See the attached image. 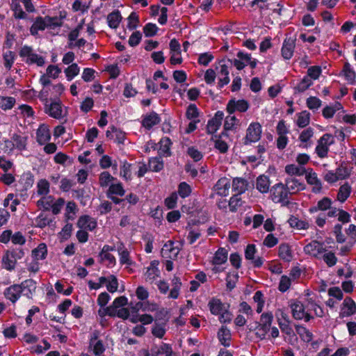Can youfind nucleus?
Masks as SVG:
<instances>
[{"label": "nucleus", "instance_id": "22", "mask_svg": "<svg viewBox=\"0 0 356 356\" xmlns=\"http://www.w3.org/2000/svg\"><path fill=\"white\" fill-rule=\"evenodd\" d=\"M37 141L40 145H44L50 140L51 135L49 129L44 124L40 125L36 132Z\"/></svg>", "mask_w": 356, "mask_h": 356}, {"label": "nucleus", "instance_id": "50", "mask_svg": "<svg viewBox=\"0 0 356 356\" xmlns=\"http://www.w3.org/2000/svg\"><path fill=\"white\" fill-rule=\"evenodd\" d=\"M107 290L111 293H114L118 290V282L117 277L111 275L108 277V281L106 284Z\"/></svg>", "mask_w": 356, "mask_h": 356}, {"label": "nucleus", "instance_id": "49", "mask_svg": "<svg viewBox=\"0 0 356 356\" xmlns=\"http://www.w3.org/2000/svg\"><path fill=\"white\" fill-rule=\"evenodd\" d=\"M49 192V184L46 179H41L38 183V193L41 195Z\"/></svg>", "mask_w": 356, "mask_h": 356}, {"label": "nucleus", "instance_id": "44", "mask_svg": "<svg viewBox=\"0 0 356 356\" xmlns=\"http://www.w3.org/2000/svg\"><path fill=\"white\" fill-rule=\"evenodd\" d=\"M242 204L241 198L238 195H234L230 198L228 206L232 212H236L238 208L242 206Z\"/></svg>", "mask_w": 356, "mask_h": 356}, {"label": "nucleus", "instance_id": "6", "mask_svg": "<svg viewBox=\"0 0 356 356\" xmlns=\"http://www.w3.org/2000/svg\"><path fill=\"white\" fill-rule=\"evenodd\" d=\"M326 251L323 247V243L318 241H312L304 247L305 254L314 257L316 259H321V255Z\"/></svg>", "mask_w": 356, "mask_h": 356}, {"label": "nucleus", "instance_id": "19", "mask_svg": "<svg viewBox=\"0 0 356 356\" xmlns=\"http://www.w3.org/2000/svg\"><path fill=\"white\" fill-rule=\"evenodd\" d=\"M159 261L156 260L152 261L149 267L147 268L145 274L147 281L153 282L160 275L158 268Z\"/></svg>", "mask_w": 356, "mask_h": 356}, {"label": "nucleus", "instance_id": "15", "mask_svg": "<svg viewBox=\"0 0 356 356\" xmlns=\"http://www.w3.org/2000/svg\"><path fill=\"white\" fill-rule=\"evenodd\" d=\"M223 61L221 60L219 63L220 70L218 72V86L220 88L223 87L229 82L228 67L227 65L222 63Z\"/></svg>", "mask_w": 356, "mask_h": 356}, {"label": "nucleus", "instance_id": "58", "mask_svg": "<svg viewBox=\"0 0 356 356\" xmlns=\"http://www.w3.org/2000/svg\"><path fill=\"white\" fill-rule=\"evenodd\" d=\"M329 151L328 146L322 144L321 142L318 141V145L316 147V152L320 158H325L327 155V152Z\"/></svg>", "mask_w": 356, "mask_h": 356}, {"label": "nucleus", "instance_id": "38", "mask_svg": "<svg viewBox=\"0 0 356 356\" xmlns=\"http://www.w3.org/2000/svg\"><path fill=\"white\" fill-rule=\"evenodd\" d=\"M285 171L287 174L290 175H303L305 172V170L302 167H299L294 164L287 165L285 167Z\"/></svg>", "mask_w": 356, "mask_h": 356}, {"label": "nucleus", "instance_id": "32", "mask_svg": "<svg viewBox=\"0 0 356 356\" xmlns=\"http://www.w3.org/2000/svg\"><path fill=\"white\" fill-rule=\"evenodd\" d=\"M121 19L122 17L118 10H115L107 16L108 26L112 29L118 28Z\"/></svg>", "mask_w": 356, "mask_h": 356}, {"label": "nucleus", "instance_id": "48", "mask_svg": "<svg viewBox=\"0 0 356 356\" xmlns=\"http://www.w3.org/2000/svg\"><path fill=\"white\" fill-rule=\"evenodd\" d=\"M79 67L76 63H73L65 70L68 81H71L79 72Z\"/></svg>", "mask_w": 356, "mask_h": 356}, {"label": "nucleus", "instance_id": "35", "mask_svg": "<svg viewBox=\"0 0 356 356\" xmlns=\"http://www.w3.org/2000/svg\"><path fill=\"white\" fill-rule=\"evenodd\" d=\"M351 192V186L348 183H345L340 186L337 194V199L339 201L343 202L349 197Z\"/></svg>", "mask_w": 356, "mask_h": 356}, {"label": "nucleus", "instance_id": "20", "mask_svg": "<svg viewBox=\"0 0 356 356\" xmlns=\"http://www.w3.org/2000/svg\"><path fill=\"white\" fill-rule=\"evenodd\" d=\"M77 225L81 229L92 231L97 227V222L88 216H83L79 218Z\"/></svg>", "mask_w": 356, "mask_h": 356}, {"label": "nucleus", "instance_id": "34", "mask_svg": "<svg viewBox=\"0 0 356 356\" xmlns=\"http://www.w3.org/2000/svg\"><path fill=\"white\" fill-rule=\"evenodd\" d=\"M159 153L160 155L168 156L170 155V147L172 144L169 138L165 137L161 139Z\"/></svg>", "mask_w": 356, "mask_h": 356}, {"label": "nucleus", "instance_id": "21", "mask_svg": "<svg viewBox=\"0 0 356 356\" xmlns=\"http://www.w3.org/2000/svg\"><path fill=\"white\" fill-rule=\"evenodd\" d=\"M356 312V304L349 297H346L343 302L342 312L343 316H349Z\"/></svg>", "mask_w": 356, "mask_h": 356}, {"label": "nucleus", "instance_id": "8", "mask_svg": "<svg viewBox=\"0 0 356 356\" xmlns=\"http://www.w3.org/2000/svg\"><path fill=\"white\" fill-rule=\"evenodd\" d=\"M295 38H288L284 40L282 48V56L286 59H290L293 54L294 49L296 47Z\"/></svg>", "mask_w": 356, "mask_h": 356}, {"label": "nucleus", "instance_id": "26", "mask_svg": "<svg viewBox=\"0 0 356 356\" xmlns=\"http://www.w3.org/2000/svg\"><path fill=\"white\" fill-rule=\"evenodd\" d=\"M331 205L332 200L329 197H325L318 202L316 206L311 207L309 212L314 213L318 211H326L330 208Z\"/></svg>", "mask_w": 356, "mask_h": 356}, {"label": "nucleus", "instance_id": "1", "mask_svg": "<svg viewBox=\"0 0 356 356\" xmlns=\"http://www.w3.org/2000/svg\"><path fill=\"white\" fill-rule=\"evenodd\" d=\"M60 26L61 22L57 17H36L33 24L31 26L30 31L32 35H36L38 31H43L46 28L54 29Z\"/></svg>", "mask_w": 356, "mask_h": 356}, {"label": "nucleus", "instance_id": "64", "mask_svg": "<svg viewBox=\"0 0 356 356\" xmlns=\"http://www.w3.org/2000/svg\"><path fill=\"white\" fill-rule=\"evenodd\" d=\"M139 22L138 17L136 13H131L128 17L127 27L130 30H133L136 28Z\"/></svg>", "mask_w": 356, "mask_h": 356}, {"label": "nucleus", "instance_id": "2", "mask_svg": "<svg viewBox=\"0 0 356 356\" xmlns=\"http://www.w3.org/2000/svg\"><path fill=\"white\" fill-rule=\"evenodd\" d=\"M270 198L275 203L287 204L289 202V193L284 184L277 183L273 185L270 190Z\"/></svg>", "mask_w": 356, "mask_h": 356}, {"label": "nucleus", "instance_id": "13", "mask_svg": "<svg viewBox=\"0 0 356 356\" xmlns=\"http://www.w3.org/2000/svg\"><path fill=\"white\" fill-rule=\"evenodd\" d=\"M113 250L114 248L113 247L105 245L99 254L100 261L103 262L104 261H107L108 266H114L115 264V258L113 254L109 253L110 251H113Z\"/></svg>", "mask_w": 356, "mask_h": 356}, {"label": "nucleus", "instance_id": "51", "mask_svg": "<svg viewBox=\"0 0 356 356\" xmlns=\"http://www.w3.org/2000/svg\"><path fill=\"white\" fill-rule=\"evenodd\" d=\"M221 123L219 121H217L216 119H211L209 120L207 126V132L209 134H213L215 133L218 128L220 127Z\"/></svg>", "mask_w": 356, "mask_h": 356}, {"label": "nucleus", "instance_id": "45", "mask_svg": "<svg viewBox=\"0 0 356 356\" xmlns=\"http://www.w3.org/2000/svg\"><path fill=\"white\" fill-rule=\"evenodd\" d=\"M149 168L152 171L159 172L163 168V163L161 158H152L149 161Z\"/></svg>", "mask_w": 356, "mask_h": 356}, {"label": "nucleus", "instance_id": "61", "mask_svg": "<svg viewBox=\"0 0 356 356\" xmlns=\"http://www.w3.org/2000/svg\"><path fill=\"white\" fill-rule=\"evenodd\" d=\"M290 286L291 279L286 275L282 276L279 284V290L282 292H285L289 289Z\"/></svg>", "mask_w": 356, "mask_h": 356}, {"label": "nucleus", "instance_id": "37", "mask_svg": "<svg viewBox=\"0 0 356 356\" xmlns=\"http://www.w3.org/2000/svg\"><path fill=\"white\" fill-rule=\"evenodd\" d=\"M15 104V99L12 97L0 96V108L6 111L11 109Z\"/></svg>", "mask_w": 356, "mask_h": 356}, {"label": "nucleus", "instance_id": "57", "mask_svg": "<svg viewBox=\"0 0 356 356\" xmlns=\"http://www.w3.org/2000/svg\"><path fill=\"white\" fill-rule=\"evenodd\" d=\"M4 66L10 70L14 62V53L8 51L3 54Z\"/></svg>", "mask_w": 356, "mask_h": 356}, {"label": "nucleus", "instance_id": "30", "mask_svg": "<svg viewBox=\"0 0 356 356\" xmlns=\"http://www.w3.org/2000/svg\"><path fill=\"white\" fill-rule=\"evenodd\" d=\"M212 314L219 315L224 311V306L219 299L212 298L208 304Z\"/></svg>", "mask_w": 356, "mask_h": 356}, {"label": "nucleus", "instance_id": "9", "mask_svg": "<svg viewBox=\"0 0 356 356\" xmlns=\"http://www.w3.org/2000/svg\"><path fill=\"white\" fill-rule=\"evenodd\" d=\"M249 108L248 102L245 99L234 100L232 99L229 102L227 106V112L230 114L233 113L235 111L239 112H245Z\"/></svg>", "mask_w": 356, "mask_h": 356}, {"label": "nucleus", "instance_id": "63", "mask_svg": "<svg viewBox=\"0 0 356 356\" xmlns=\"http://www.w3.org/2000/svg\"><path fill=\"white\" fill-rule=\"evenodd\" d=\"M213 56L211 54L207 52L201 54L198 58V63L200 65L207 66L212 60Z\"/></svg>", "mask_w": 356, "mask_h": 356}, {"label": "nucleus", "instance_id": "24", "mask_svg": "<svg viewBox=\"0 0 356 356\" xmlns=\"http://www.w3.org/2000/svg\"><path fill=\"white\" fill-rule=\"evenodd\" d=\"M248 186V181L243 178L236 177L232 181V189L238 195L244 193L247 190Z\"/></svg>", "mask_w": 356, "mask_h": 356}, {"label": "nucleus", "instance_id": "23", "mask_svg": "<svg viewBox=\"0 0 356 356\" xmlns=\"http://www.w3.org/2000/svg\"><path fill=\"white\" fill-rule=\"evenodd\" d=\"M279 326L281 329V331L289 337L288 341L289 343H293L294 341L298 340L293 330L290 326V321H279Z\"/></svg>", "mask_w": 356, "mask_h": 356}, {"label": "nucleus", "instance_id": "5", "mask_svg": "<svg viewBox=\"0 0 356 356\" xmlns=\"http://www.w3.org/2000/svg\"><path fill=\"white\" fill-rule=\"evenodd\" d=\"M261 127L258 122H252L247 129L246 136L244 143L248 145L250 143L258 141L261 138Z\"/></svg>", "mask_w": 356, "mask_h": 356}, {"label": "nucleus", "instance_id": "53", "mask_svg": "<svg viewBox=\"0 0 356 356\" xmlns=\"http://www.w3.org/2000/svg\"><path fill=\"white\" fill-rule=\"evenodd\" d=\"M178 193L181 197H183V198L186 197L191 193V186L186 182H181L179 185Z\"/></svg>", "mask_w": 356, "mask_h": 356}, {"label": "nucleus", "instance_id": "56", "mask_svg": "<svg viewBox=\"0 0 356 356\" xmlns=\"http://www.w3.org/2000/svg\"><path fill=\"white\" fill-rule=\"evenodd\" d=\"M308 307H310V309L313 310L315 313V315L318 317H323L324 315V312L323 309L318 305L312 299L308 300Z\"/></svg>", "mask_w": 356, "mask_h": 356}, {"label": "nucleus", "instance_id": "52", "mask_svg": "<svg viewBox=\"0 0 356 356\" xmlns=\"http://www.w3.org/2000/svg\"><path fill=\"white\" fill-rule=\"evenodd\" d=\"M158 28L152 23L147 24L143 28V32L146 37H152L156 34Z\"/></svg>", "mask_w": 356, "mask_h": 356}, {"label": "nucleus", "instance_id": "16", "mask_svg": "<svg viewBox=\"0 0 356 356\" xmlns=\"http://www.w3.org/2000/svg\"><path fill=\"white\" fill-rule=\"evenodd\" d=\"M230 188L229 180L226 177L220 178L215 185L216 193L220 196H226Z\"/></svg>", "mask_w": 356, "mask_h": 356}, {"label": "nucleus", "instance_id": "54", "mask_svg": "<svg viewBox=\"0 0 356 356\" xmlns=\"http://www.w3.org/2000/svg\"><path fill=\"white\" fill-rule=\"evenodd\" d=\"M113 179L114 178L110 175L108 172H103L99 175V184L102 187H106Z\"/></svg>", "mask_w": 356, "mask_h": 356}, {"label": "nucleus", "instance_id": "4", "mask_svg": "<svg viewBox=\"0 0 356 356\" xmlns=\"http://www.w3.org/2000/svg\"><path fill=\"white\" fill-rule=\"evenodd\" d=\"M293 317L296 320L305 319L306 322L313 318V316L305 312L303 304L298 300H296L290 305Z\"/></svg>", "mask_w": 356, "mask_h": 356}, {"label": "nucleus", "instance_id": "59", "mask_svg": "<svg viewBox=\"0 0 356 356\" xmlns=\"http://www.w3.org/2000/svg\"><path fill=\"white\" fill-rule=\"evenodd\" d=\"M141 38L142 34L139 31H135L129 37V44L131 47H136L140 43Z\"/></svg>", "mask_w": 356, "mask_h": 356}, {"label": "nucleus", "instance_id": "27", "mask_svg": "<svg viewBox=\"0 0 356 356\" xmlns=\"http://www.w3.org/2000/svg\"><path fill=\"white\" fill-rule=\"evenodd\" d=\"M159 122L160 118L159 117L158 114L152 112L149 115L145 117V118L143 120L142 124L143 127L149 129L153 126L159 124Z\"/></svg>", "mask_w": 356, "mask_h": 356}, {"label": "nucleus", "instance_id": "39", "mask_svg": "<svg viewBox=\"0 0 356 356\" xmlns=\"http://www.w3.org/2000/svg\"><path fill=\"white\" fill-rule=\"evenodd\" d=\"M11 139L13 140L15 147L19 150L24 149L26 146V137L18 134H13Z\"/></svg>", "mask_w": 356, "mask_h": 356}, {"label": "nucleus", "instance_id": "60", "mask_svg": "<svg viewBox=\"0 0 356 356\" xmlns=\"http://www.w3.org/2000/svg\"><path fill=\"white\" fill-rule=\"evenodd\" d=\"M307 106L309 109H317L321 106V101L316 97H310L307 99Z\"/></svg>", "mask_w": 356, "mask_h": 356}, {"label": "nucleus", "instance_id": "11", "mask_svg": "<svg viewBox=\"0 0 356 356\" xmlns=\"http://www.w3.org/2000/svg\"><path fill=\"white\" fill-rule=\"evenodd\" d=\"M22 293V287L19 284H13L5 290L4 296L15 303L19 298Z\"/></svg>", "mask_w": 356, "mask_h": 356}, {"label": "nucleus", "instance_id": "41", "mask_svg": "<svg viewBox=\"0 0 356 356\" xmlns=\"http://www.w3.org/2000/svg\"><path fill=\"white\" fill-rule=\"evenodd\" d=\"M324 254L321 255V258L323 259L325 263L329 267L334 266L337 262V258L335 256L334 253L330 251L326 252H323Z\"/></svg>", "mask_w": 356, "mask_h": 356}, {"label": "nucleus", "instance_id": "47", "mask_svg": "<svg viewBox=\"0 0 356 356\" xmlns=\"http://www.w3.org/2000/svg\"><path fill=\"white\" fill-rule=\"evenodd\" d=\"M297 333L307 342L312 341V334L305 327L302 325H296Z\"/></svg>", "mask_w": 356, "mask_h": 356}, {"label": "nucleus", "instance_id": "12", "mask_svg": "<svg viewBox=\"0 0 356 356\" xmlns=\"http://www.w3.org/2000/svg\"><path fill=\"white\" fill-rule=\"evenodd\" d=\"M273 319V316L272 313H264L261 314L258 327H259V331H262V335H264V333H267L269 331Z\"/></svg>", "mask_w": 356, "mask_h": 356}, {"label": "nucleus", "instance_id": "17", "mask_svg": "<svg viewBox=\"0 0 356 356\" xmlns=\"http://www.w3.org/2000/svg\"><path fill=\"white\" fill-rule=\"evenodd\" d=\"M172 354V348L168 343H162L160 346L154 345L151 348V356H159L160 355L171 356Z\"/></svg>", "mask_w": 356, "mask_h": 356}, {"label": "nucleus", "instance_id": "25", "mask_svg": "<svg viewBox=\"0 0 356 356\" xmlns=\"http://www.w3.org/2000/svg\"><path fill=\"white\" fill-rule=\"evenodd\" d=\"M17 261L13 258L8 250L2 258V266L7 270L11 271L15 269Z\"/></svg>", "mask_w": 356, "mask_h": 356}, {"label": "nucleus", "instance_id": "43", "mask_svg": "<svg viewBox=\"0 0 356 356\" xmlns=\"http://www.w3.org/2000/svg\"><path fill=\"white\" fill-rule=\"evenodd\" d=\"M310 115L306 111H302L298 115L297 125L299 127H305L309 123Z\"/></svg>", "mask_w": 356, "mask_h": 356}, {"label": "nucleus", "instance_id": "42", "mask_svg": "<svg viewBox=\"0 0 356 356\" xmlns=\"http://www.w3.org/2000/svg\"><path fill=\"white\" fill-rule=\"evenodd\" d=\"M51 221V218L44 213H40L35 219L37 226L40 228H43L45 226L49 225Z\"/></svg>", "mask_w": 356, "mask_h": 356}, {"label": "nucleus", "instance_id": "40", "mask_svg": "<svg viewBox=\"0 0 356 356\" xmlns=\"http://www.w3.org/2000/svg\"><path fill=\"white\" fill-rule=\"evenodd\" d=\"M288 222L289 223V225L291 227H296L298 229H306L309 227L308 222H307L305 221L300 220H298V218H297L295 216H291L289 219Z\"/></svg>", "mask_w": 356, "mask_h": 356}, {"label": "nucleus", "instance_id": "55", "mask_svg": "<svg viewBox=\"0 0 356 356\" xmlns=\"http://www.w3.org/2000/svg\"><path fill=\"white\" fill-rule=\"evenodd\" d=\"M76 209V205L74 202H69L66 207L65 216L67 219H74Z\"/></svg>", "mask_w": 356, "mask_h": 356}, {"label": "nucleus", "instance_id": "31", "mask_svg": "<svg viewBox=\"0 0 356 356\" xmlns=\"http://www.w3.org/2000/svg\"><path fill=\"white\" fill-rule=\"evenodd\" d=\"M279 257L285 261H290L293 258L292 251L288 244L282 243L279 247Z\"/></svg>", "mask_w": 356, "mask_h": 356}, {"label": "nucleus", "instance_id": "28", "mask_svg": "<svg viewBox=\"0 0 356 356\" xmlns=\"http://www.w3.org/2000/svg\"><path fill=\"white\" fill-rule=\"evenodd\" d=\"M179 252L178 248H174V243L169 241L163 245L161 252L165 257L172 258V257H177Z\"/></svg>", "mask_w": 356, "mask_h": 356}, {"label": "nucleus", "instance_id": "14", "mask_svg": "<svg viewBox=\"0 0 356 356\" xmlns=\"http://www.w3.org/2000/svg\"><path fill=\"white\" fill-rule=\"evenodd\" d=\"M270 179L266 175H259L256 180V188L261 193H266L270 191Z\"/></svg>", "mask_w": 356, "mask_h": 356}, {"label": "nucleus", "instance_id": "3", "mask_svg": "<svg viewBox=\"0 0 356 356\" xmlns=\"http://www.w3.org/2000/svg\"><path fill=\"white\" fill-rule=\"evenodd\" d=\"M19 56L21 57H26V63L28 64L36 63L38 66H42L44 64V60L42 56H40L33 52L31 47L24 46L19 51Z\"/></svg>", "mask_w": 356, "mask_h": 356}, {"label": "nucleus", "instance_id": "36", "mask_svg": "<svg viewBox=\"0 0 356 356\" xmlns=\"http://www.w3.org/2000/svg\"><path fill=\"white\" fill-rule=\"evenodd\" d=\"M47 254V248L44 243L40 244L37 248L32 251V255L35 259H44Z\"/></svg>", "mask_w": 356, "mask_h": 356}, {"label": "nucleus", "instance_id": "62", "mask_svg": "<svg viewBox=\"0 0 356 356\" xmlns=\"http://www.w3.org/2000/svg\"><path fill=\"white\" fill-rule=\"evenodd\" d=\"M321 73V69L318 66H312L307 70V76L311 79H317Z\"/></svg>", "mask_w": 356, "mask_h": 356}, {"label": "nucleus", "instance_id": "18", "mask_svg": "<svg viewBox=\"0 0 356 356\" xmlns=\"http://www.w3.org/2000/svg\"><path fill=\"white\" fill-rule=\"evenodd\" d=\"M19 285L22 287V292L24 291V295L29 298H32L37 288L36 282L32 279L26 280Z\"/></svg>", "mask_w": 356, "mask_h": 356}, {"label": "nucleus", "instance_id": "7", "mask_svg": "<svg viewBox=\"0 0 356 356\" xmlns=\"http://www.w3.org/2000/svg\"><path fill=\"white\" fill-rule=\"evenodd\" d=\"M45 112L51 117L60 119L63 117L62 104L59 99H55L48 104V106H44Z\"/></svg>", "mask_w": 356, "mask_h": 356}, {"label": "nucleus", "instance_id": "29", "mask_svg": "<svg viewBox=\"0 0 356 356\" xmlns=\"http://www.w3.org/2000/svg\"><path fill=\"white\" fill-rule=\"evenodd\" d=\"M218 338L223 346H229V341L231 339V333L229 330L225 326H222L218 332Z\"/></svg>", "mask_w": 356, "mask_h": 356}, {"label": "nucleus", "instance_id": "10", "mask_svg": "<svg viewBox=\"0 0 356 356\" xmlns=\"http://www.w3.org/2000/svg\"><path fill=\"white\" fill-rule=\"evenodd\" d=\"M284 185L289 194H295L305 188L304 184L300 180L292 177L286 179Z\"/></svg>", "mask_w": 356, "mask_h": 356}, {"label": "nucleus", "instance_id": "46", "mask_svg": "<svg viewBox=\"0 0 356 356\" xmlns=\"http://www.w3.org/2000/svg\"><path fill=\"white\" fill-rule=\"evenodd\" d=\"M313 83L312 79L308 76H305L301 81L295 87V90L298 92L305 91Z\"/></svg>", "mask_w": 356, "mask_h": 356}, {"label": "nucleus", "instance_id": "33", "mask_svg": "<svg viewBox=\"0 0 356 356\" xmlns=\"http://www.w3.org/2000/svg\"><path fill=\"white\" fill-rule=\"evenodd\" d=\"M227 260V251L225 248H219L213 259L214 265H220L225 263Z\"/></svg>", "mask_w": 356, "mask_h": 356}]
</instances>
